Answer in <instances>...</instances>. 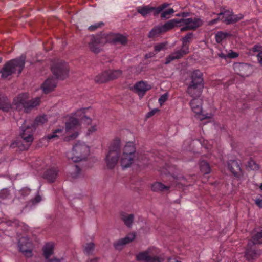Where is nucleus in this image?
Returning a JSON list of instances; mask_svg holds the SVG:
<instances>
[{"label":"nucleus","mask_w":262,"mask_h":262,"mask_svg":"<svg viewBox=\"0 0 262 262\" xmlns=\"http://www.w3.org/2000/svg\"><path fill=\"white\" fill-rule=\"evenodd\" d=\"M168 99V95L167 94H164L159 98V102L162 105Z\"/></svg>","instance_id":"48"},{"label":"nucleus","mask_w":262,"mask_h":262,"mask_svg":"<svg viewBox=\"0 0 262 262\" xmlns=\"http://www.w3.org/2000/svg\"><path fill=\"white\" fill-rule=\"evenodd\" d=\"M210 142H212V141H208L207 140H204L202 145L205 148L207 149L208 151H211L212 148V144Z\"/></svg>","instance_id":"44"},{"label":"nucleus","mask_w":262,"mask_h":262,"mask_svg":"<svg viewBox=\"0 0 262 262\" xmlns=\"http://www.w3.org/2000/svg\"><path fill=\"white\" fill-rule=\"evenodd\" d=\"M229 34L226 32H218L215 34V39L217 43L221 42L223 39H225L228 36Z\"/></svg>","instance_id":"38"},{"label":"nucleus","mask_w":262,"mask_h":262,"mask_svg":"<svg viewBox=\"0 0 262 262\" xmlns=\"http://www.w3.org/2000/svg\"><path fill=\"white\" fill-rule=\"evenodd\" d=\"M89 108H82L78 110L75 113V117H70L69 120L66 123V130L69 134L72 133L68 137H66L65 140L69 141L76 138L78 135L77 132L79 127V120L82 123L89 124L91 121V119L86 115V112Z\"/></svg>","instance_id":"3"},{"label":"nucleus","mask_w":262,"mask_h":262,"mask_svg":"<svg viewBox=\"0 0 262 262\" xmlns=\"http://www.w3.org/2000/svg\"><path fill=\"white\" fill-rule=\"evenodd\" d=\"M149 257L150 256L149 255V252L146 251L143 252L139 253L137 255L136 259L138 261H144L145 262H148Z\"/></svg>","instance_id":"36"},{"label":"nucleus","mask_w":262,"mask_h":262,"mask_svg":"<svg viewBox=\"0 0 262 262\" xmlns=\"http://www.w3.org/2000/svg\"><path fill=\"white\" fill-rule=\"evenodd\" d=\"M164 260V258L160 257L158 256L151 257L150 256L149 260L148 262H162Z\"/></svg>","instance_id":"45"},{"label":"nucleus","mask_w":262,"mask_h":262,"mask_svg":"<svg viewBox=\"0 0 262 262\" xmlns=\"http://www.w3.org/2000/svg\"><path fill=\"white\" fill-rule=\"evenodd\" d=\"M200 171L203 174H209L211 172L210 165H200Z\"/></svg>","instance_id":"39"},{"label":"nucleus","mask_w":262,"mask_h":262,"mask_svg":"<svg viewBox=\"0 0 262 262\" xmlns=\"http://www.w3.org/2000/svg\"><path fill=\"white\" fill-rule=\"evenodd\" d=\"M135 233H130L126 236L124 238H121L114 243L113 246L116 250H121L124 245L132 242L135 238Z\"/></svg>","instance_id":"18"},{"label":"nucleus","mask_w":262,"mask_h":262,"mask_svg":"<svg viewBox=\"0 0 262 262\" xmlns=\"http://www.w3.org/2000/svg\"><path fill=\"white\" fill-rule=\"evenodd\" d=\"M122 170H125L127 168L130 167L131 165H121Z\"/></svg>","instance_id":"64"},{"label":"nucleus","mask_w":262,"mask_h":262,"mask_svg":"<svg viewBox=\"0 0 262 262\" xmlns=\"http://www.w3.org/2000/svg\"><path fill=\"white\" fill-rule=\"evenodd\" d=\"M181 15L182 16L183 18L187 17L190 15V13L187 12H183L181 13Z\"/></svg>","instance_id":"58"},{"label":"nucleus","mask_w":262,"mask_h":262,"mask_svg":"<svg viewBox=\"0 0 262 262\" xmlns=\"http://www.w3.org/2000/svg\"><path fill=\"white\" fill-rule=\"evenodd\" d=\"M218 56L223 59H226L227 58V55H225V54L223 53H220L218 54Z\"/></svg>","instance_id":"62"},{"label":"nucleus","mask_w":262,"mask_h":262,"mask_svg":"<svg viewBox=\"0 0 262 262\" xmlns=\"http://www.w3.org/2000/svg\"><path fill=\"white\" fill-rule=\"evenodd\" d=\"M188 52L189 50H188L187 49H185L182 47L181 49L173 52L166 57L165 62V64L170 63L172 61L174 60L181 58L184 55L188 54Z\"/></svg>","instance_id":"17"},{"label":"nucleus","mask_w":262,"mask_h":262,"mask_svg":"<svg viewBox=\"0 0 262 262\" xmlns=\"http://www.w3.org/2000/svg\"><path fill=\"white\" fill-rule=\"evenodd\" d=\"M228 169L233 173V174L239 177L242 175V168L239 165H227Z\"/></svg>","instance_id":"28"},{"label":"nucleus","mask_w":262,"mask_h":262,"mask_svg":"<svg viewBox=\"0 0 262 262\" xmlns=\"http://www.w3.org/2000/svg\"><path fill=\"white\" fill-rule=\"evenodd\" d=\"M41 200V196L39 194H37L34 199L32 200V202L33 204H35L37 203H39Z\"/></svg>","instance_id":"51"},{"label":"nucleus","mask_w":262,"mask_h":262,"mask_svg":"<svg viewBox=\"0 0 262 262\" xmlns=\"http://www.w3.org/2000/svg\"><path fill=\"white\" fill-rule=\"evenodd\" d=\"M168 262H181V261H179L176 259V258L169 257L167 259Z\"/></svg>","instance_id":"61"},{"label":"nucleus","mask_w":262,"mask_h":262,"mask_svg":"<svg viewBox=\"0 0 262 262\" xmlns=\"http://www.w3.org/2000/svg\"><path fill=\"white\" fill-rule=\"evenodd\" d=\"M150 89L151 86L147 82L140 81L134 84L133 90L137 93L140 97H142Z\"/></svg>","instance_id":"14"},{"label":"nucleus","mask_w":262,"mask_h":262,"mask_svg":"<svg viewBox=\"0 0 262 262\" xmlns=\"http://www.w3.org/2000/svg\"><path fill=\"white\" fill-rule=\"evenodd\" d=\"M262 47L259 44H257L254 45L252 48L249 50V52L250 54H252L253 53L258 52V53L262 51Z\"/></svg>","instance_id":"40"},{"label":"nucleus","mask_w":262,"mask_h":262,"mask_svg":"<svg viewBox=\"0 0 262 262\" xmlns=\"http://www.w3.org/2000/svg\"><path fill=\"white\" fill-rule=\"evenodd\" d=\"M42 251L46 262H48L49 260H52L53 259L49 258L54 253V245L52 243L46 244L42 248Z\"/></svg>","instance_id":"23"},{"label":"nucleus","mask_w":262,"mask_h":262,"mask_svg":"<svg viewBox=\"0 0 262 262\" xmlns=\"http://www.w3.org/2000/svg\"><path fill=\"white\" fill-rule=\"evenodd\" d=\"M19 250L27 258L32 257L33 245L31 241L27 237H22L18 241Z\"/></svg>","instance_id":"12"},{"label":"nucleus","mask_w":262,"mask_h":262,"mask_svg":"<svg viewBox=\"0 0 262 262\" xmlns=\"http://www.w3.org/2000/svg\"><path fill=\"white\" fill-rule=\"evenodd\" d=\"M201 159L202 160L199 164H210V161H208L206 159H204L203 157H202Z\"/></svg>","instance_id":"60"},{"label":"nucleus","mask_w":262,"mask_h":262,"mask_svg":"<svg viewBox=\"0 0 262 262\" xmlns=\"http://www.w3.org/2000/svg\"><path fill=\"white\" fill-rule=\"evenodd\" d=\"M158 111V110L157 109H155V110H153L151 111H150L149 112H148L147 114V117H150L151 116H152L153 115H154L155 114V113Z\"/></svg>","instance_id":"53"},{"label":"nucleus","mask_w":262,"mask_h":262,"mask_svg":"<svg viewBox=\"0 0 262 262\" xmlns=\"http://www.w3.org/2000/svg\"><path fill=\"white\" fill-rule=\"evenodd\" d=\"M234 69L238 75L242 77L248 76L250 72L251 68L246 63H237L234 65Z\"/></svg>","instance_id":"15"},{"label":"nucleus","mask_w":262,"mask_h":262,"mask_svg":"<svg viewBox=\"0 0 262 262\" xmlns=\"http://www.w3.org/2000/svg\"><path fill=\"white\" fill-rule=\"evenodd\" d=\"M181 24H182V27L180 30L181 32H184L188 30H194L202 25V21L200 18H182L181 19Z\"/></svg>","instance_id":"11"},{"label":"nucleus","mask_w":262,"mask_h":262,"mask_svg":"<svg viewBox=\"0 0 262 262\" xmlns=\"http://www.w3.org/2000/svg\"><path fill=\"white\" fill-rule=\"evenodd\" d=\"M40 102V98L36 97L29 100V94L24 93L19 94L14 99L13 105L19 111L24 110L26 113L30 112L34 107L38 105Z\"/></svg>","instance_id":"6"},{"label":"nucleus","mask_w":262,"mask_h":262,"mask_svg":"<svg viewBox=\"0 0 262 262\" xmlns=\"http://www.w3.org/2000/svg\"><path fill=\"white\" fill-rule=\"evenodd\" d=\"M160 171L162 175L169 177V170H168V166H167V165H165V166L161 168Z\"/></svg>","instance_id":"46"},{"label":"nucleus","mask_w":262,"mask_h":262,"mask_svg":"<svg viewBox=\"0 0 262 262\" xmlns=\"http://www.w3.org/2000/svg\"><path fill=\"white\" fill-rule=\"evenodd\" d=\"M25 60V56H21L7 61L0 70L2 78H7L15 73L20 74L24 68Z\"/></svg>","instance_id":"5"},{"label":"nucleus","mask_w":262,"mask_h":262,"mask_svg":"<svg viewBox=\"0 0 262 262\" xmlns=\"http://www.w3.org/2000/svg\"><path fill=\"white\" fill-rule=\"evenodd\" d=\"M63 260V258L61 257V258H54L52 260H49L48 262H62Z\"/></svg>","instance_id":"55"},{"label":"nucleus","mask_w":262,"mask_h":262,"mask_svg":"<svg viewBox=\"0 0 262 262\" xmlns=\"http://www.w3.org/2000/svg\"><path fill=\"white\" fill-rule=\"evenodd\" d=\"M70 174L73 178H76L80 174L81 168L78 165H72Z\"/></svg>","instance_id":"34"},{"label":"nucleus","mask_w":262,"mask_h":262,"mask_svg":"<svg viewBox=\"0 0 262 262\" xmlns=\"http://www.w3.org/2000/svg\"><path fill=\"white\" fill-rule=\"evenodd\" d=\"M59 170L57 168H51L46 170L42 176L43 179L50 183H54L56 179Z\"/></svg>","instance_id":"20"},{"label":"nucleus","mask_w":262,"mask_h":262,"mask_svg":"<svg viewBox=\"0 0 262 262\" xmlns=\"http://www.w3.org/2000/svg\"><path fill=\"white\" fill-rule=\"evenodd\" d=\"M174 12V10L172 8L168 9L165 11H163L161 14V17L162 18H168V16L171 15Z\"/></svg>","instance_id":"41"},{"label":"nucleus","mask_w":262,"mask_h":262,"mask_svg":"<svg viewBox=\"0 0 262 262\" xmlns=\"http://www.w3.org/2000/svg\"><path fill=\"white\" fill-rule=\"evenodd\" d=\"M248 243H252L253 245L262 244V230L252 236Z\"/></svg>","instance_id":"30"},{"label":"nucleus","mask_w":262,"mask_h":262,"mask_svg":"<svg viewBox=\"0 0 262 262\" xmlns=\"http://www.w3.org/2000/svg\"><path fill=\"white\" fill-rule=\"evenodd\" d=\"M119 159L121 164H133L139 160L134 144L132 142L126 143L121 156L120 140L117 138L109 146V151L106 156V164H117Z\"/></svg>","instance_id":"2"},{"label":"nucleus","mask_w":262,"mask_h":262,"mask_svg":"<svg viewBox=\"0 0 262 262\" xmlns=\"http://www.w3.org/2000/svg\"><path fill=\"white\" fill-rule=\"evenodd\" d=\"M106 36L108 39V42L114 43H120L123 45H125L127 42V38L121 34H118L112 36L106 35Z\"/></svg>","instance_id":"22"},{"label":"nucleus","mask_w":262,"mask_h":262,"mask_svg":"<svg viewBox=\"0 0 262 262\" xmlns=\"http://www.w3.org/2000/svg\"><path fill=\"white\" fill-rule=\"evenodd\" d=\"M239 56V54L238 53H236V52H233L232 51H231L230 52H229L228 54H227V58H235L237 57H238Z\"/></svg>","instance_id":"49"},{"label":"nucleus","mask_w":262,"mask_h":262,"mask_svg":"<svg viewBox=\"0 0 262 262\" xmlns=\"http://www.w3.org/2000/svg\"><path fill=\"white\" fill-rule=\"evenodd\" d=\"M99 259V257H95L94 258L91 259L88 261V262H98Z\"/></svg>","instance_id":"63"},{"label":"nucleus","mask_w":262,"mask_h":262,"mask_svg":"<svg viewBox=\"0 0 262 262\" xmlns=\"http://www.w3.org/2000/svg\"><path fill=\"white\" fill-rule=\"evenodd\" d=\"M255 204L259 207L262 208V200L257 199L255 200Z\"/></svg>","instance_id":"57"},{"label":"nucleus","mask_w":262,"mask_h":262,"mask_svg":"<svg viewBox=\"0 0 262 262\" xmlns=\"http://www.w3.org/2000/svg\"><path fill=\"white\" fill-rule=\"evenodd\" d=\"M108 42V39L105 34L103 35L92 36L89 43V48L91 51L97 54L102 50V47Z\"/></svg>","instance_id":"9"},{"label":"nucleus","mask_w":262,"mask_h":262,"mask_svg":"<svg viewBox=\"0 0 262 262\" xmlns=\"http://www.w3.org/2000/svg\"><path fill=\"white\" fill-rule=\"evenodd\" d=\"M104 25V23L103 22H99L95 23L90 26L89 27L88 29L90 31H94L96 30L98 28H101L102 26Z\"/></svg>","instance_id":"43"},{"label":"nucleus","mask_w":262,"mask_h":262,"mask_svg":"<svg viewBox=\"0 0 262 262\" xmlns=\"http://www.w3.org/2000/svg\"><path fill=\"white\" fill-rule=\"evenodd\" d=\"M163 33H164V32L162 31L161 25H158L153 27L149 31L148 34V37L149 38L154 39L159 37Z\"/></svg>","instance_id":"26"},{"label":"nucleus","mask_w":262,"mask_h":262,"mask_svg":"<svg viewBox=\"0 0 262 262\" xmlns=\"http://www.w3.org/2000/svg\"><path fill=\"white\" fill-rule=\"evenodd\" d=\"M57 79L51 77L48 78L41 85V89L45 94H48L53 91L56 86Z\"/></svg>","instance_id":"19"},{"label":"nucleus","mask_w":262,"mask_h":262,"mask_svg":"<svg viewBox=\"0 0 262 262\" xmlns=\"http://www.w3.org/2000/svg\"><path fill=\"white\" fill-rule=\"evenodd\" d=\"M95 130H96V126L95 125L92 126L90 128H89L88 134L89 135Z\"/></svg>","instance_id":"56"},{"label":"nucleus","mask_w":262,"mask_h":262,"mask_svg":"<svg viewBox=\"0 0 262 262\" xmlns=\"http://www.w3.org/2000/svg\"><path fill=\"white\" fill-rule=\"evenodd\" d=\"M152 8L153 9L152 10V12H153L154 16H157L159 14L162 12L159 7H152Z\"/></svg>","instance_id":"50"},{"label":"nucleus","mask_w":262,"mask_h":262,"mask_svg":"<svg viewBox=\"0 0 262 262\" xmlns=\"http://www.w3.org/2000/svg\"><path fill=\"white\" fill-rule=\"evenodd\" d=\"M152 7L150 6L149 5H145L138 7L137 8V12L141 14L143 17H145L148 14L152 12Z\"/></svg>","instance_id":"29"},{"label":"nucleus","mask_w":262,"mask_h":262,"mask_svg":"<svg viewBox=\"0 0 262 262\" xmlns=\"http://www.w3.org/2000/svg\"><path fill=\"white\" fill-rule=\"evenodd\" d=\"M115 165H106V166L104 167V169L112 170L113 169Z\"/></svg>","instance_id":"59"},{"label":"nucleus","mask_w":262,"mask_h":262,"mask_svg":"<svg viewBox=\"0 0 262 262\" xmlns=\"http://www.w3.org/2000/svg\"><path fill=\"white\" fill-rule=\"evenodd\" d=\"M62 129H57L55 130L52 134H48L46 138L48 141H50L52 139H58L59 135V134H61L62 132Z\"/></svg>","instance_id":"37"},{"label":"nucleus","mask_w":262,"mask_h":262,"mask_svg":"<svg viewBox=\"0 0 262 262\" xmlns=\"http://www.w3.org/2000/svg\"><path fill=\"white\" fill-rule=\"evenodd\" d=\"M161 28L162 29V31L164 33L168 31L169 30L172 29L174 27H178L182 26V24H181V19H173L168 20L166 22L164 25H161Z\"/></svg>","instance_id":"21"},{"label":"nucleus","mask_w":262,"mask_h":262,"mask_svg":"<svg viewBox=\"0 0 262 262\" xmlns=\"http://www.w3.org/2000/svg\"><path fill=\"white\" fill-rule=\"evenodd\" d=\"M94 249L95 244L93 242L86 243L84 246H83V252L88 255L92 254Z\"/></svg>","instance_id":"35"},{"label":"nucleus","mask_w":262,"mask_h":262,"mask_svg":"<svg viewBox=\"0 0 262 262\" xmlns=\"http://www.w3.org/2000/svg\"><path fill=\"white\" fill-rule=\"evenodd\" d=\"M121 75L122 71L120 70H108L96 76L95 81L97 83H104L117 79Z\"/></svg>","instance_id":"10"},{"label":"nucleus","mask_w":262,"mask_h":262,"mask_svg":"<svg viewBox=\"0 0 262 262\" xmlns=\"http://www.w3.org/2000/svg\"><path fill=\"white\" fill-rule=\"evenodd\" d=\"M35 130V125L30 126L27 121H24L20 129V137L23 140H16L11 144L10 147H18L20 150H27L33 140V134Z\"/></svg>","instance_id":"4"},{"label":"nucleus","mask_w":262,"mask_h":262,"mask_svg":"<svg viewBox=\"0 0 262 262\" xmlns=\"http://www.w3.org/2000/svg\"><path fill=\"white\" fill-rule=\"evenodd\" d=\"M193 36L192 33H188L185 36L182 38V46L183 48L185 49H187L189 50V45L188 43H189L191 41Z\"/></svg>","instance_id":"33"},{"label":"nucleus","mask_w":262,"mask_h":262,"mask_svg":"<svg viewBox=\"0 0 262 262\" xmlns=\"http://www.w3.org/2000/svg\"><path fill=\"white\" fill-rule=\"evenodd\" d=\"M11 108L10 101L5 96L0 94V110L8 112Z\"/></svg>","instance_id":"25"},{"label":"nucleus","mask_w":262,"mask_h":262,"mask_svg":"<svg viewBox=\"0 0 262 262\" xmlns=\"http://www.w3.org/2000/svg\"><path fill=\"white\" fill-rule=\"evenodd\" d=\"M167 45L166 42H162L160 43L156 44L154 46L155 51L156 52H159L161 50H164Z\"/></svg>","instance_id":"42"},{"label":"nucleus","mask_w":262,"mask_h":262,"mask_svg":"<svg viewBox=\"0 0 262 262\" xmlns=\"http://www.w3.org/2000/svg\"><path fill=\"white\" fill-rule=\"evenodd\" d=\"M252 243H248L245 252V257L249 261H252L260 255V251L256 250Z\"/></svg>","instance_id":"16"},{"label":"nucleus","mask_w":262,"mask_h":262,"mask_svg":"<svg viewBox=\"0 0 262 262\" xmlns=\"http://www.w3.org/2000/svg\"><path fill=\"white\" fill-rule=\"evenodd\" d=\"M169 187L165 186L162 183L156 182L151 185V190L155 192L163 191L164 189H168Z\"/></svg>","instance_id":"32"},{"label":"nucleus","mask_w":262,"mask_h":262,"mask_svg":"<svg viewBox=\"0 0 262 262\" xmlns=\"http://www.w3.org/2000/svg\"><path fill=\"white\" fill-rule=\"evenodd\" d=\"M51 69L56 79L62 80L68 76L69 67L68 64L62 60H58L53 62Z\"/></svg>","instance_id":"8"},{"label":"nucleus","mask_w":262,"mask_h":262,"mask_svg":"<svg viewBox=\"0 0 262 262\" xmlns=\"http://www.w3.org/2000/svg\"><path fill=\"white\" fill-rule=\"evenodd\" d=\"M167 166H168V170H169V177L177 181L184 179V176H180L179 170L175 165H167Z\"/></svg>","instance_id":"24"},{"label":"nucleus","mask_w":262,"mask_h":262,"mask_svg":"<svg viewBox=\"0 0 262 262\" xmlns=\"http://www.w3.org/2000/svg\"><path fill=\"white\" fill-rule=\"evenodd\" d=\"M89 152V146L84 142L78 141L73 146L72 156L68 155V158L71 159L74 162L77 163L85 160Z\"/></svg>","instance_id":"7"},{"label":"nucleus","mask_w":262,"mask_h":262,"mask_svg":"<svg viewBox=\"0 0 262 262\" xmlns=\"http://www.w3.org/2000/svg\"><path fill=\"white\" fill-rule=\"evenodd\" d=\"M169 5V4H168L167 3H164L162 4V5L159 6L158 7L161 10V11H163Z\"/></svg>","instance_id":"52"},{"label":"nucleus","mask_w":262,"mask_h":262,"mask_svg":"<svg viewBox=\"0 0 262 262\" xmlns=\"http://www.w3.org/2000/svg\"><path fill=\"white\" fill-rule=\"evenodd\" d=\"M120 215L121 219L124 222V224L130 227L134 221V215L133 214L127 215L125 212H121Z\"/></svg>","instance_id":"27"},{"label":"nucleus","mask_w":262,"mask_h":262,"mask_svg":"<svg viewBox=\"0 0 262 262\" xmlns=\"http://www.w3.org/2000/svg\"><path fill=\"white\" fill-rule=\"evenodd\" d=\"M190 79V82L187 84L186 92L193 98L189 103L192 111L198 115V118L201 120L210 118V114H203L202 100L197 98L201 95L204 87L202 72L199 70L193 71L191 74Z\"/></svg>","instance_id":"1"},{"label":"nucleus","mask_w":262,"mask_h":262,"mask_svg":"<svg viewBox=\"0 0 262 262\" xmlns=\"http://www.w3.org/2000/svg\"><path fill=\"white\" fill-rule=\"evenodd\" d=\"M9 195V191L7 189H4L0 191V197L4 199Z\"/></svg>","instance_id":"47"},{"label":"nucleus","mask_w":262,"mask_h":262,"mask_svg":"<svg viewBox=\"0 0 262 262\" xmlns=\"http://www.w3.org/2000/svg\"><path fill=\"white\" fill-rule=\"evenodd\" d=\"M257 57L259 63L262 66V51L260 52L257 54Z\"/></svg>","instance_id":"54"},{"label":"nucleus","mask_w":262,"mask_h":262,"mask_svg":"<svg viewBox=\"0 0 262 262\" xmlns=\"http://www.w3.org/2000/svg\"><path fill=\"white\" fill-rule=\"evenodd\" d=\"M47 116L46 115H43L42 116H40L37 117L35 119L34 121L31 123V125H35V128L38 125H41L44 124L47 121Z\"/></svg>","instance_id":"31"},{"label":"nucleus","mask_w":262,"mask_h":262,"mask_svg":"<svg viewBox=\"0 0 262 262\" xmlns=\"http://www.w3.org/2000/svg\"><path fill=\"white\" fill-rule=\"evenodd\" d=\"M219 15L222 21L227 25L236 23L243 18L242 14L234 15L233 11L229 10L221 12Z\"/></svg>","instance_id":"13"}]
</instances>
